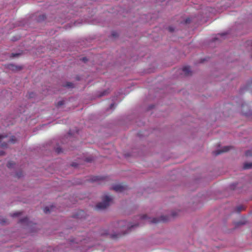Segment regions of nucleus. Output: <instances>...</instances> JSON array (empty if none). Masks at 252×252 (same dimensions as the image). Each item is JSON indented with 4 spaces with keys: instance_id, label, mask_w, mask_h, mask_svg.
<instances>
[{
    "instance_id": "nucleus-1",
    "label": "nucleus",
    "mask_w": 252,
    "mask_h": 252,
    "mask_svg": "<svg viewBox=\"0 0 252 252\" xmlns=\"http://www.w3.org/2000/svg\"><path fill=\"white\" fill-rule=\"evenodd\" d=\"M136 220L138 222L131 223L125 220H121L115 223L114 227L117 230L109 234L110 238L116 240L138 227L142 224L145 223H157L160 221L159 219L158 218L149 217L146 215L137 216Z\"/></svg>"
},
{
    "instance_id": "nucleus-2",
    "label": "nucleus",
    "mask_w": 252,
    "mask_h": 252,
    "mask_svg": "<svg viewBox=\"0 0 252 252\" xmlns=\"http://www.w3.org/2000/svg\"><path fill=\"white\" fill-rule=\"evenodd\" d=\"M18 223L23 225L29 232L32 233L36 231V224L29 221L27 217L19 219Z\"/></svg>"
},
{
    "instance_id": "nucleus-3",
    "label": "nucleus",
    "mask_w": 252,
    "mask_h": 252,
    "mask_svg": "<svg viewBox=\"0 0 252 252\" xmlns=\"http://www.w3.org/2000/svg\"><path fill=\"white\" fill-rule=\"evenodd\" d=\"M113 198L109 195H105L103 196L101 202L98 203L96 208L98 210H103L108 207L112 202Z\"/></svg>"
},
{
    "instance_id": "nucleus-4",
    "label": "nucleus",
    "mask_w": 252,
    "mask_h": 252,
    "mask_svg": "<svg viewBox=\"0 0 252 252\" xmlns=\"http://www.w3.org/2000/svg\"><path fill=\"white\" fill-rule=\"evenodd\" d=\"M231 146H224L221 150H217L214 152V155L216 156L219 155L222 153L226 152L228 151L230 148H231Z\"/></svg>"
},
{
    "instance_id": "nucleus-5",
    "label": "nucleus",
    "mask_w": 252,
    "mask_h": 252,
    "mask_svg": "<svg viewBox=\"0 0 252 252\" xmlns=\"http://www.w3.org/2000/svg\"><path fill=\"white\" fill-rule=\"evenodd\" d=\"M6 135H0V147L1 148H5L7 147V143L3 140L6 138Z\"/></svg>"
},
{
    "instance_id": "nucleus-6",
    "label": "nucleus",
    "mask_w": 252,
    "mask_h": 252,
    "mask_svg": "<svg viewBox=\"0 0 252 252\" xmlns=\"http://www.w3.org/2000/svg\"><path fill=\"white\" fill-rule=\"evenodd\" d=\"M112 189L117 192H121L125 189V187L121 185H116L112 187Z\"/></svg>"
},
{
    "instance_id": "nucleus-7",
    "label": "nucleus",
    "mask_w": 252,
    "mask_h": 252,
    "mask_svg": "<svg viewBox=\"0 0 252 252\" xmlns=\"http://www.w3.org/2000/svg\"><path fill=\"white\" fill-rule=\"evenodd\" d=\"M6 166L10 170H14L15 168V163L14 161H9L7 162Z\"/></svg>"
},
{
    "instance_id": "nucleus-8",
    "label": "nucleus",
    "mask_w": 252,
    "mask_h": 252,
    "mask_svg": "<svg viewBox=\"0 0 252 252\" xmlns=\"http://www.w3.org/2000/svg\"><path fill=\"white\" fill-rule=\"evenodd\" d=\"M183 71L186 75H189L191 74V71L189 66H185L183 67Z\"/></svg>"
},
{
    "instance_id": "nucleus-9",
    "label": "nucleus",
    "mask_w": 252,
    "mask_h": 252,
    "mask_svg": "<svg viewBox=\"0 0 252 252\" xmlns=\"http://www.w3.org/2000/svg\"><path fill=\"white\" fill-rule=\"evenodd\" d=\"M0 224L2 225H5L9 224V221L5 218H2L0 219Z\"/></svg>"
},
{
    "instance_id": "nucleus-10",
    "label": "nucleus",
    "mask_w": 252,
    "mask_h": 252,
    "mask_svg": "<svg viewBox=\"0 0 252 252\" xmlns=\"http://www.w3.org/2000/svg\"><path fill=\"white\" fill-rule=\"evenodd\" d=\"M84 214L85 213L84 211H80L74 216V217L77 218H82L84 216Z\"/></svg>"
},
{
    "instance_id": "nucleus-11",
    "label": "nucleus",
    "mask_w": 252,
    "mask_h": 252,
    "mask_svg": "<svg viewBox=\"0 0 252 252\" xmlns=\"http://www.w3.org/2000/svg\"><path fill=\"white\" fill-rule=\"evenodd\" d=\"M244 169H248L252 168V162L245 163L243 166Z\"/></svg>"
},
{
    "instance_id": "nucleus-12",
    "label": "nucleus",
    "mask_w": 252,
    "mask_h": 252,
    "mask_svg": "<svg viewBox=\"0 0 252 252\" xmlns=\"http://www.w3.org/2000/svg\"><path fill=\"white\" fill-rule=\"evenodd\" d=\"M6 67L12 71H14L16 69V66L13 64H8L6 65Z\"/></svg>"
},
{
    "instance_id": "nucleus-13",
    "label": "nucleus",
    "mask_w": 252,
    "mask_h": 252,
    "mask_svg": "<svg viewBox=\"0 0 252 252\" xmlns=\"http://www.w3.org/2000/svg\"><path fill=\"white\" fill-rule=\"evenodd\" d=\"M245 223H246L244 221H240L235 222V227L237 228L240 226L245 224Z\"/></svg>"
},
{
    "instance_id": "nucleus-14",
    "label": "nucleus",
    "mask_w": 252,
    "mask_h": 252,
    "mask_svg": "<svg viewBox=\"0 0 252 252\" xmlns=\"http://www.w3.org/2000/svg\"><path fill=\"white\" fill-rule=\"evenodd\" d=\"M46 18V16L45 15H39L37 19V20L38 22H42L43 21H44Z\"/></svg>"
},
{
    "instance_id": "nucleus-15",
    "label": "nucleus",
    "mask_w": 252,
    "mask_h": 252,
    "mask_svg": "<svg viewBox=\"0 0 252 252\" xmlns=\"http://www.w3.org/2000/svg\"><path fill=\"white\" fill-rule=\"evenodd\" d=\"M109 92H109V90L104 91L100 93V94L98 95V96L101 97V96L106 95L108 94L109 93Z\"/></svg>"
},
{
    "instance_id": "nucleus-16",
    "label": "nucleus",
    "mask_w": 252,
    "mask_h": 252,
    "mask_svg": "<svg viewBox=\"0 0 252 252\" xmlns=\"http://www.w3.org/2000/svg\"><path fill=\"white\" fill-rule=\"evenodd\" d=\"M100 179V178L98 176H93L90 179V181L92 182H96Z\"/></svg>"
},
{
    "instance_id": "nucleus-17",
    "label": "nucleus",
    "mask_w": 252,
    "mask_h": 252,
    "mask_svg": "<svg viewBox=\"0 0 252 252\" xmlns=\"http://www.w3.org/2000/svg\"><path fill=\"white\" fill-rule=\"evenodd\" d=\"M63 86L68 88H72L74 87V84L71 82H67L65 85H63Z\"/></svg>"
},
{
    "instance_id": "nucleus-18",
    "label": "nucleus",
    "mask_w": 252,
    "mask_h": 252,
    "mask_svg": "<svg viewBox=\"0 0 252 252\" xmlns=\"http://www.w3.org/2000/svg\"><path fill=\"white\" fill-rule=\"evenodd\" d=\"M244 209V207L242 205H239L236 207L235 211L236 212L239 213L242 211Z\"/></svg>"
},
{
    "instance_id": "nucleus-19",
    "label": "nucleus",
    "mask_w": 252,
    "mask_h": 252,
    "mask_svg": "<svg viewBox=\"0 0 252 252\" xmlns=\"http://www.w3.org/2000/svg\"><path fill=\"white\" fill-rule=\"evenodd\" d=\"M226 35L225 33H219L217 35V36L213 39V41H216L219 39L218 36L221 37Z\"/></svg>"
},
{
    "instance_id": "nucleus-20",
    "label": "nucleus",
    "mask_w": 252,
    "mask_h": 252,
    "mask_svg": "<svg viewBox=\"0 0 252 252\" xmlns=\"http://www.w3.org/2000/svg\"><path fill=\"white\" fill-rule=\"evenodd\" d=\"M243 114L247 117L252 116V112L251 110H249L247 112H243Z\"/></svg>"
},
{
    "instance_id": "nucleus-21",
    "label": "nucleus",
    "mask_w": 252,
    "mask_h": 252,
    "mask_svg": "<svg viewBox=\"0 0 252 252\" xmlns=\"http://www.w3.org/2000/svg\"><path fill=\"white\" fill-rule=\"evenodd\" d=\"M36 94L33 92H30L29 93V97L30 98H34Z\"/></svg>"
},
{
    "instance_id": "nucleus-22",
    "label": "nucleus",
    "mask_w": 252,
    "mask_h": 252,
    "mask_svg": "<svg viewBox=\"0 0 252 252\" xmlns=\"http://www.w3.org/2000/svg\"><path fill=\"white\" fill-rule=\"evenodd\" d=\"M50 212L49 208L48 207H45L44 208V212L46 214Z\"/></svg>"
},
{
    "instance_id": "nucleus-23",
    "label": "nucleus",
    "mask_w": 252,
    "mask_h": 252,
    "mask_svg": "<svg viewBox=\"0 0 252 252\" xmlns=\"http://www.w3.org/2000/svg\"><path fill=\"white\" fill-rule=\"evenodd\" d=\"M93 158L92 157H89V158H86L85 159V161L86 162H91L92 161H93Z\"/></svg>"
},
{
    "instance_id": "nucleus-24",
    "label": "nucleus",
    "mask_w": 252,
    "mask_h": 252,
    "mask_svg": "<svg viewBox=\"0 0 252 252\" xmlns=\"http://www.w3.org/2000/svg\"><path fill=\"white\" fill-rule=\"evenodd\" d=\"M56 152L58 154H60V153H62L63 151H62V149L60 147H58L56 149Z\"/></svg>"
},
{
    "instance_id": "nucleus-25",
    "label": "nucleus",
    "mask_w": 252,
    "mask_h": 252,
    "mask_svg": "<svg viewBox=\"0 0 252 252\" xmlns=\"http://www.w3.org/2000/svg\"><path fill=\"white\" fill-rule=\"evenodd\" d=\"M17 178H20L21 177L23 176V173L22 171L17 172Z\"/></svg>"
},
{
    "instance_id": "nucleus-26",
    "label": "nucleus",
    "mask_w": 252,
    "mask_h": 252,
    "mask_svg": "<svg viewBox=\"0 0 252 252\" xmlns=\"http://www.w3.org/2000/svg\"><path fill=\"white\" fill-rule=\"evenodd\" d=\"M64 104V101L63 100H61V101H60L58 102V104H57V106L58 107H60V106H61L62 105H63Z\"/></svg>"
},
{
    "instance_id": "nucleus-27",
    "label": "nucleus",
    "mask_w": 252,
    "mask_h": 252,
    "mask_svg": "<svg viewBox=\"0 0 252 252\" xmlns=\"http://www.w3.org/2000/svg\"><path fill=\"white\" fill-rule=\"evenodd\" d=\"M246 156H247V157L252 156V154H251V151H250V150L247 151L246 152Z\"/></svg>"
},
{
    "instance_id": "nucleus-28",
    "label": "nucleus",
    "mask_w": 252,
    "mask_h": 252,
    "mask_svg": "<svg viewBox=\"0 0 252 252\" xmlns=\"http://www.w3.org/2000/svg\"><path fill=\"white\" fill-rule=\"evenodd\" d=\"M191 20L190 18H187L185 20V23L186 24H188V23H189L190 22Z\"/></svg>"
},
{
    "instance_id": "nucleus-29",
    "label": "nucleus",
    "mask_w": 252,
    "mask_h": 252,
    "mask_svg": "<svg viewBox=\"0 0 252 252\" xmlns=\"http://www.w3.org/2000/svg\"><path fill=\"white\" fill-rule=\"evenodd\" d=\"M5 153L3 151H0V156H4Z\"/></svg>"
},
{
    "instance_id": "nucleus-30",
    "label": "nucleus",
    "mask_w": 252,
    "mask_h": 252,
    "mask_svg": "<svg viewBox=\"0 0 252 252\" xmlns=\"http://www.w3.org/2000/svg\"><path fill=\"white\" fill-rule=\"evenodd\" d=\"M23 68V67L22 66H17V71L20 70Z\"/></svg>"
},
{
    "instance_id": "nucleus-31",
    "label": "nucleus",
    "mask_w": 252,
    "mask_h": 252,
    "mask_svg": "<svg viewBox=\"0 0 252 252\" xmlns=\"http://www.w3.org/2000/svg\"><path fill=\"white\" fill-rule=\"evenodd\" d=\"M168 30L170 32H173L174 31V29L173 27H170L168 28Z\"/></svg>"
},
{
    "instance_id": "nucleus-32",
    "label": "nucleus",
    "mask_w": 252,
    "mask_h": 252,
    "mask_svg": "<svg viewBox=\"0 0 252 252\" xmlns=\"http://www.w3.org/2000/svg\"><path fill=\"white\" fill-rule=\"evenodd\" d=\"M82 61L84 62H86L88 61V59L86 57H84L82 59Z\"/></svg>"
},
{
    "instance_id": "nucleus-33",
    "label": "nucleus",
    "mask_w": 252,
    "mask_h": 252,
    "mask_svg": "<svg viewBox=\"0 0 252 252\" xmlns=\"http://www.w3.org/2000/svg\"><path fill=\"white\" fill-rule=\"evenodd\" d=\"M71 166L73 167H77L78 166V164L77 163L74 162L71 164Z\"/></svg>"
},
{
    "instance_id": "nucleus-34",
    "label": "nucleus",
    "mask_w": 252,
    "mask_h": 252,
    "mask_svg": "<svg viewBox=\"0 0 252 252\" xmlns=\"http://www.w3.org/2000/svg\"><path fill=\"white\" fill-rule=\"evenodd\" d=\"M21 215L20 212H17L16 215H17V218Z\"/></svg>"
},
{
    "instance_id": "nucleus-35",
    "label": "nucleus",
    "mask_w": 252,
    "mask_h": 252,
    "mask_svg": "<svg viewBox=\"0 0 252 252\" xmlns=\"http://www.w3.org/2000/svg\"><path fill=\"white\" fill-rule=\"evenodd\" d=\"M114 106V103H112V104H111L110 105V108H111V109H112V108H113Z\"/></svg>"
},
{
    "instance_id": "nucleus-36",
    "label": "nucleus",
    "mask_w": 252,
    "mask_h": 252,
    "mask_svg": "<svg viewBox=\"0 0 252 252\" xmlns=\"http://www.w3.org/2000/svg\"><path fill=\"white\" fill-rule=\"evenodd\" d=\"M250 89H251V91L252 92V84L250 86Z\"/></svg>"
},
{
    "instance_id": "nucleus-37",
    "label": "nucleus",
    "mask_w": 252,
    "mask_h": 252,
    "mask_svg": "<svg viewBox=\"0 0 252 252\" xmlns=\"http://www.w3.org/2000/svg\"><path fill=\"white\" fill-rule=\"evenodd\" d=\"M12 55L13 57H16V54L13 53Z\"/></svg>"
},
{
    "instance_id": "nucleus-38",
    "label": "nucleus",
    "mask_w": 252,
    "mask_h": 252,
    "mask_svg": "<svg viewBox=\"0 0 252 252\" xmlns=\"http://www.w3.org/2000/svg\"><path fill=\"white\" fill-rule=\"evenodd\" d=\"M16 215V214L15 213H14L13 215H12V216H15Z\"/></svg>"
},
{
    "instance_id": "nucleus-39",
    "label": "nucleus",
    "mask_w": 252,
    "mask_h": 252,
    "mask_svg": "<svg viewBox=\"0 0 252 252\" xmlns=\"http://www.w3.org/2000/svg\"><path fill=\"white\" fill-rule=\"evenodd\" d=\"M18 55H19V54L17 53V54H16L17 57L18 56Z\"/></svg>"
}]
</instances>
